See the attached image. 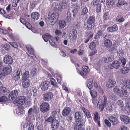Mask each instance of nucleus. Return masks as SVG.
I'll return each mask as SVG.
<instances>
[{"mask_svg": "<svg viewBox=\"0 0 130 130\" xmlns=\"http://www.w3.org/2000/svg\"><path fill=\"white\" fill-rule=\"evenodd\" d=\"M12 71L11 66L8 65L4 67L2 65V63L0 61V75L5 76L10 73Z\"/></svg>", "mask_w": 130, "mask_h": 130, "instance_id": "1", "label": "nucleus"}, {"mask_svg": "<svg viewBox=\"0 0 130 130\" xmlns=\"http://www.w3.org/2000/svg\"><path fill=\"white\" fill-rule=\"evenodd\" d=\"M95 17L94 16L90 17L88 19L87 23L85 24L84 26L87 29L90 30L94 26Z\"/></svg>", "mask_w": 130, "mask_h": 130, "instance_id": "2", "label": "nucleus"}, {"mask_svg": "<svg viewBox=\"0 0 130 130\" xmlns=\"http://www.w3.org/2000/svg\"><path fill=\"white\" fill-rule=\"evenodd\" d=\"M39 109L36 106H34L33 107L30 108L28 110V115L30 118L34 116L35 114L38 112Z\"/></svg>", "mask_w": 130, "mask_h": 130, "instance_id": "3", "label": "nucleus"}, {"mask_svg": "<svg viewBox=\"0 0 130 130\" xmlns=\"http://www.w3.org/2000/svg\"><path fill=\"white\" fill-rule=\"evenodd\" d=\"M40 111L43 113L46 112L50 109V105L47 103L44 102L40 105Z\"/></svg>", "mask_w": 130, "mask_h": 130, "instance_id": "4", "label": "nucleus"}, {"mask_svg": "<svg viewBox=\"0 0 130 130\" xmlns=\"http://www.w3.org/2000/svg\"><path fill=\"white\" fill-rule=\"evenodd\" d=\"M59 17L58 13L56 12H54L50 16L48 19L51 23H55L57 21Z\"/></svg>", "mask_w": 130, "mask_h": 130, "instance_id": "5", "label": "nucleus"}, {"mask_svg": "<svg viewBox=\"0 0 130 130\" xmlns=\"http://www.w3.org/2000/svg\"><path fill=\"white\" fill-rule=\"evenodd\" d=\"M103 98L104 103L102 102V100H100L97 105V107L102 111L103 110L104 107H105L106 103L107 102L106 96L104 95L103 96Z\"/></svg>", "mask_w": 130, "mask_h": 130, "instance_id": "6", "label": "nucleus"}, {"mask_svg": "<svg viewBox=\"0 0 130 130\" xmlns=\"http://www.w3.org/2000/svg\"><path fill=\"white\" fill-rule=\"evenodd\" d=\"M53 95L52 93L48 92L42 95L43 99L44 101L48 102L52 99Z\"/></svg>", "mask_w": 130, "mask_h": 130, "instance_id": "7", "label": "nucleus"}, {"mask_svg": "<svg viewBox=\"0 0 130 130\" xmlns=\"http://www.w3.org/2000/svg\"><path fill=\"white\" fill-rule=\"evenodd\" d=\"M68 5V3L67 1L66 0H63L61 2L58 6V11H61L62 9L66 7H67Z\"/></svg>", "mask_w": 130, "mask_h": 130, "instance_id": "8", "label": "nucleus"}, {"mask_svg": "<svg viewBox=\"0 0 130 130\" xmlns=\"http://www.w3.org/2000/svg\"><path fill=\"white\" fill-rule=\"evenodd\" d=\"M19 91L17 90H15L12 91L10 93L9 95V98L10 100H13L14 99L18 96Z\"/></svg>", "mask_w": 130, "mask_h": 130, "instance_id": "9", "label": "nucleus"}, {"mask_svg": "<svg viewBox=\"0 0 130 130\" xmlns=\"http://www.w3.org/2000/svg\"><path fill=\"white\" fill-rule=\"evenodd\" d=\"M3 61L5 63L8 64H11L13 62L11 57L8 55H6L4 57Z\"/></svg>", "mask_w": 130, "mask_h": 130, "instance_id": "10", "label": "nucleus"}, {"mask_svg": "<svg viewBox=\"0 0 130 130\" xmlns=\"http://www.w3.org/2000/svg\"><path fill=\"white\" fill-rule=\"evenodd\" d=\"M113 91L119 96H122L124 95L123 90H120L118 87L115 86L113 88Z\"/></svg>", "mask_w": 130, "mask_h": 130, "instance_id": "11", "label": "nucleus"}, {"mask_svg": "<svg viewBox=\"0 0 130 130\" xmlns=\"http://www.w3.org/2000/svg\"><path fill=\"white\" fill-rule=\"evenodd\" d=\"M78 6L77 4H74L72 6V7L70 9L73 13V16H75L77 13L78 12Z\"/></svg>", "mask_w": 130, "mask_h": 130, "instance_id": "12", "label": "nucleus"}, {"mask_svg": "<svg viewBox=\"0 0 130 130\" xmlns=\"http://www.w3.org/2000/svg\"><path fill=\"white\" fill-rule=\"evenodd\" d=\"M21 72V70L19 69L17 70L13 75V78L14 80L18 81L20 79V73Z\"/></svg>", "mask_w": 130, "mask_h": 130, "instance_id": "13", "label": "nucleus"}, {"mask_svg": "<svg viewBox=\"0 0 130 130\" xmlns=\"http://www.w3.org/2000/svg\"><path fill=\"white\" fill-rule=\"evenodd\" d=\"M70 34V40L74 41L75 40L77 35V32L76 30L74 29L72 30V32L70 34Z\"/></svg>", "mask_w": 130, "mask_h": 130, "instance_id": "14", "label": "nucleus"}, {"mask_svg": "<svg viewBox=\"0 0 130 130\" xmlns=\"http://www.w3.org/2000/svg\"><path fill=\"white\" fill-rule=\"evenodd\" d=\"M121 121L126 124H128L130 123V118L127 116H121L120 117Z\"/></svg>", "mask_w": 130, "mask_h": 130, "instance_id": "15", "label": "nucleus"}, {"mask_svg": "<svg viewBox=\"0 0 130 130\" xmlns=\"http://www.w3.org/2000/svg\"><path fill=\"white\" fill-rule=\"evenodd\" d=\"M116 84V82L115 79L111 78L107 82L106 86L107 87L110 88L115 86Z\"/></svg>", "mask_w": 130, "mask_h": 130, "instance_id": "16", "label": "nucleus"}, {"mask_svg": "<svg viewBox=\"0 0 130 130\" xmlns=\"http://www.w3.org/2000/svg\"><path fill=\"white\" fill-rule=\"evenodd\" d=\"M59 122L55 119L52 122L51 124V127L50 128V130H55V129L57 128L59 126Z\"/></svg>", "mask_w": 130, "mask_h": 130, "instance_id": "17", "label": "nucleus"}, {"mask_svg": "<svg viewBox=\"0 0 130 130\" xmlns=\"http://www.w3.org/2000/svg\"><path fill=\"white\" fill-rule=\"evenodd\" d=\"M26 98L24 96H20L19 97L18 99L17 100L16 103L17 104L21 105L23 104L25 101Z\"/></svg>", "mask_w": 130, "mask_h": 130, "instance_id": "18", "label": "nucleus"}, {"mask_svg": "<svg viewBox=\"0 0 130 130\" xmlns=\"http://www.w3.org/2000/svg\"><path fill=\"white\" fill-rule=\"evenodd\" d=\"M76 123L74 128V130H83L82 122L80 121H77Z\"/></svg>", "mask_w": 130, "mask_h": 130, "instance_id": "19", "label": "nucleus"}, {"mask_svg": "<svg viewBox=\"0 0 130 130\" xmlns=\"http://www.w3.org/2000/svg\"><path fill=\"white\" fill-rule=\"evenodd\" d=\"M71 111L70 108L68 107L65 108L62 112V115L63 116H68Z\"/></svg>", "mask_w": 130, "mask_h": 130, "instance_id": "20", "label": "nucleus"}, {"mask_svg": "<svg viewBox=\"0 0 130 130\" xmlns=\"http://www.w3.org/2000/svg\"><path fill=\"white\" fill-rule=\"evenodd\" d=\"M31 16L32 19L34 21L38 20L39 18L40 14L38 12H35L32 13Z\"/></svg>", "mask_w": 130, "mask_h": 130, "instance_id": "21", "label": "nucleus"}, {"mask_svg": "<svg viewBox=\"0 0 130 130\" xmlns=\"http://www.w3.org/2000/svg\"><path fill=\"white\" fill-rule=\"evenodd\" d=\"M48 85L47 82L45 81L42 83L41 85V88L43 91L46 90L47 89Z\"/></svg>", "mask_w": 130, "mask_h": 130, "instance_id": "22", "label": "nucleus"}, {"mask_svg": "<svg viewBox=\"0 0 130 130\" xmlns=\"http://www.w3.org/2000/svg\"><path fill=\"white\" fill-rule=\"evenodd\" d=\"M30 84V82L29 80H25L23 82L22 85L24 88H26L29 86Z\"/></svg>", "mask_w": 130, "mask_h": 130, "instance_id": "23", "label": "nucleus"}, {"mask_svg": "<svg viewBox=\"0 0 130 130\" xmlns=\"http://www.w3.org/2000/svg\"><path fill=\"white\" fill-rule=\"evenodd\" d=\"M116 104L118 105L119 107L120 108L121 110L123 111H125V108L124 106V104L122 101L118 100L116 103Z\"/></svg>", "mask_w": 130, "mask_h": 130, "instance_id": "24", "label": "nucleus"}, {"mask_svg": "<svg viewBox=\"0 0 130 130\" xmlns=\"http://www.w3.org/2000/svg\"><path fill=\"white\" fill-rule=\"evenodd\" d=\"M108 119L110 121L113 123L114 125L117 124L118 123V121L116 118L111 116L109 117Z\"/></svg>", "mask_w": 130, "mask_h": 130, "instance_id": "25", "label": "nucleus"}, {"mask_svg": "<svg viewBox=\"0 0 130 130\" xmlns=\"http://www.w3.org/2000/svg\"><path fill=\"white\" fill-rule=\"evenodd\" d=\"M122 83L124 86L130 89V80L126 79L122 81Z\"/></svg>", "mask_w": 130, "mask_h": 130, "instance_id": "26", "label": "nucleus"}, {"mask_svg": "<svg viewBox=\"0 0 130 130\" xmlns=\"http://www.w3.org/2000/svg\"><path fill=\"white\" fill-rule=\"evenodd\" d=\"M93 81V79H90L87 82V85L88 88L90 89H91L93 87V84H92Z\"/></svg>", "mask_w": 130, "mask_h": 130, "instance_id": "27", "label": "nucleus"}, {"mask_svg": "<svg viewBox=\"0 0 130 130\" xmlns=\"http://www.w3.org/2000/svg\"><path fill=\"white\" fill-rule=\"evenodd\" d=\"M20 22L21 23H22L23 24L25 25L26 27L30 29L31 25L28 22H26L24 19L23 18H20Z\"/></svg>", "mask_w": 130, "mask_h": 130, "instance_id": "28", "label": "nucleus"}, {"mask_svg": "<svg viewBox=\"0 0 130 130\" xmlns=\"http://www.w3.org/2000/svg\"><path fill=\"white\" fill-rule=\"evenodd\" d=\"M82 110L88 118H89L91 117V115L90 113L88 110L84 107L82 108Z\"/></svg>", "mask_w": 130, "mask_h": 130, "instance_id": "29", "label": "nucleus"}, {"mask_svg": "<svg viewBox=\"0 0 130 130\" xmlns=\"http://www.w3.org/2000/svg\"><path fill=\"white\" fill-rule=\"evenodd\" d=\"M113 59V57L112 56H110L109 57L106 56L103 57L102 60L105 63H108L110 61H111Z\"/></svg>", "mask_w": 130, "mask_h": 130, "instance_id": "30", "label": "nucleus"}, {"mask_svg": "<svg viewBox=\"0 0 130 130\" xmlns=\"http://www.w3.org/2000/svg\"><path fill=\"white\" fill-rule=\"evenodd\" d=\"M75 118L77 121H80L81 118V113L79 112H76L75 114Z\"/></svg>", "mask_w": 130, "mask_h": 130, "instance_id": "31", "label": "nucleus"}, {"mask_svg": "<svg viewBox=\"0 0 130 130\" xmlns=\"http://www.w3.org/2000/svg\"><path fill=\"white\" fill-rule=\"evenodd\" d=\"M94 87L97 88L100 93H103V91L101 87L98 85L97 83L95 82L94 83Z\"/></svg>", "mask_w": 130, "mask_h": 130, "instance_id": "32", "label": "nucleus"}, {"mask_svg": "<svg viewBox=\"0 0 130 130\" xmlns=\"http://www.w3.org/2000/svg\"><path fill=\"white\" fill-rule=\"evenodd\" d=\"M115 3L114 0H108L106 1V5L107 6L110 7L112 6Z\"/></svg>", "mask_w": 130, "mask_h": 130, "instance_id": "33", "label": "nucleus"}, {"mask_svg": "<svg viewBox=\"0 0 130 130\" xmlns=\"http://www.w3.org/2000/svg\"><path fill=\"white\" fill-rule=\"evenodd\" d=\"M42 37L44 41L46 42L50 39L51 36L48 34L46 33L45 35H43Z\"/></svg>", "mask_w": 130, "mask_h": 130, "instance_id": "34", "label": "nucleus"}, {"mask_svg": "<svg viewBox=\"0 0 130 130\" xmlns=\"http://www.w3.org/2000/svg\"><path fill=\"white\" fill-rule=\"evenodd\" d=\"M104 45L107 47H110L111 46L112 43L111 41L109 40H106L104 41Z\"/></svg>", "mask_w": 130, "mask_h": 130, "instance_id": "35", "label": "nucleus"}, {"mask_svg": "<svg viewBox=\"0 0 130 130\" xmlns=\"http://www.w3.org/2000/svg\"><path fill=\"white\" fill-rule=\"evenodd\" d=\"M112 64L114 68L116 69H118L120 67V63L117 61L116 60L113 61L112 62Z\"/></svg>", "mask_w": 130, "mask_h": 130, "instance_id": "36", "label": "nucleus"}, {"mask_svg": "<svg viewBox=\"0 0 130 130\" xmlns=\"http://www.w3.org/2000/svg\"><path fill=\"white\" fill-rule=\"evenodd\" d=\"M66 25V23L65 21L61 20L60 21L59 23V28H63Z\"/></svg>", "mask_w": 130, "mask_h": 130, "instance_id": "37", "label": "nucleus"}, {"mask_svg": "<svg viewBox=\"0 0 130 130\" xmlns=\"http://www.w3.org/2000/svg\"><path fill=\"white\" fill-rule=\"evenodd\" d=\"M90 93L92 98L97 97L98 93L96 91L94 90H91L90 91Z\"/></svg>", "mask_w": 130, "mask_h": 130, "instance_id": "38", "label": "nucleus"}, {"mask_svg": "<svg viewBox=\"0 0 130 130\" xmlns=\"http://www.w3.org/2000/svg\"><path fill=\"white\" fill-rule=\"evenodd\" d=\"M126 110L128 115H130V102H128L126 105V108H125Z\"/></svg>", "mask_w": 130, "mask_h": 130, "instance_id": "39", "label": "nucleus"}, {"mask_svg": "<svg viewBox=\"0 0 130 130\" xmlns=\"http://www.w3.org/2000/svg\"><path fill=\"white\" fill-rule=\"evenodd\" d=\"M29 76V73L28 71H26L22 75V79L23 80H26Z\"/></svg>", "mask_w": 130, "mask_h": 130, "instance_id": "40", "label": "nucleus"}, {"mask_svg": "<svg viewBox=\"0 0 130 130\" xmlns=\"http://www.w3.org/2000/svg\"><path fill=\"white\" fill-rule=\"evenodd\" d=\"M82 70L86 74H87L90 71V69L87 66H84L82 67Z\"/></svg>", "mask_w": 130, "mask_h": 130, "instance_id": "41", "label": "nucleus"}, {"mask_svg": "<svg viewBox=\"0 0 130 130\" xmlns=\"http://www.w3.org/2000/svg\"><path fill=\"white\" fill-rule=\"evenodd\" d=\"M0 93L4 95H6L7 94V90L4 87H2L0 88Z\"/></svg>", "mask_w": 130, "mask_h": 130, "instance_id": "42", "label": "nucleus"}, {"mask_svg": "<svg viewBox=\"0 0 130 130\" xmlns=\"http://www.w3.org/2000/svg\"><path fill=\"white\" fill-rule=\"evenodd\" d=\"M129 70V68L124 67L121 69V72L122 73H127Z\"/></svg>", "mask_w": 130, "mask_h": 130, "instance_id": "43", "label": "nucleus"}, {"mask_svg": "<svg viewBox=\"0 0 130 130\" xmlns=\"http://www.w3.org/2000/svg\"><path fill=\"white\" fill-rule=\"evenodd\" d=\"M16 113L17 116L21 117L22 116L23 114H25V111L22 110H20L19 109L17 111Z\"/></svg>", "mask_w": 130, "mask_h": 130, "instance_id": "44", "label": "nucleus"}, {"mask_svg": "<svg viewBox=\"0 0 130 130\" xmlns=\"http://www.w3.org/2000/svg\"><path fill=\"white\" fill-rule=\"evenodd\" d=\"M103 33L102 30H99L97 32L96 34L95 35L94 38L95 39L98 38L100 36L102 35Z\"/></svg>", "mask_w": 130, "mask_h": 130, "instance_id": "45", "label": "nucleus"}, {"mask_svg": "<svg viewBox=\"0 0 130 130\" xmlns=\"http://www.w3.org/2000/svg\"><path fill=\"white\" fill-rule=\"evenodd\" d=\"M71 13L70 11H69L67 13V16L66 18V20L68 22H69L70 21L71 19Z\"/></svg>", "mask_w": 130, "mask_h": 130, "instance_id": "46", "label": "nucleus"}, {"mask_svg": "<svg viewBox=\"0 0 130 130\" xmlns=\"http://www.w3.org/2000/svg\"><path fill=\"white\" fill-rule=\"evenodd\" d=\"M31 71V74L32 76H34L36 75L37 73V71L36 68H34Z\"/></svg>", "mask_w": 130, "mask_h": 130, "instance_id": "47", "label": "nucleus"}, {"mask_svg": "<svg viewBox=\"0 0 130 130\" xmlns=\"http://www.w3.org/2000/svg\"><path fill=\"white\" fill-rule=\"evenodd\" d=\"M92 5L94 7L98 6L99 5H100L99 4L98 0H93L92 1Z\"/></svg>", "mask_w": 130, "mask_h": 130, "instance_id": "48", "label": "nucleus"}, {"mask_svg": "<svg viewBox=\"0 0 130 130\" xmlns=\"http://www.w3.org/2000/svg\"><path fill=\"white\" fill-rule=\"evenodd\" d=\"M109 13L108 12H106L103 15V19L104 20H107L109 19Z\"/></svg>", "mask_w": 130, "mask_h": 130, "instance_id": "49", "label": "nucleus"}, {"mask_svg": "<svg viewBox=\"0 0 130 130\" xmlns=\"http://www.w3.org/2000/svg\"><path fill=\"white\" fill-rule=\"evenodd\" d=\"M27 54L29 58H32V59H34V58L36 57V56L34 54V52L33 53L31 52H28L27 53Z\"/></svg>", "mask_w": 130, "mask_h": 130, "instance_id": "50", "label": "nucleus"}, {"mask_svg": "<svg viewBox=\"0 0 130 130\" xmlns=\"http://www.w3.org/2000/svg\"><path fill=\"white\" fill-rule=\"evenodd\" d=\"M20 0H12V5L14 7H16L17 6V4Z\"/></svg>", "mask_w": 130, "mask_h": 130, "instance_id": "51", "label": "nucleus"}, {"mask_svg": "<svg viewBox=\"0 0 130 130\" xmlns=\"http://www.w3.org/2000/svg\"><path fill=\"white\" fill-rule=\"evenodd\" d=\"M8 99L5 96L0 97V102L4 103L7 101Z\"/></svg>", "mask_w": 130, "mask_h": 130, "instance_id": "52", "label": "nucleus"}, {"mask_svg": "<svg viewBox=\"0 0 130 130\" xmlns=\"http://www.w3.org/2000/svg\"><path fill=\"white\" fill-rule=\"evenodd\" d=\"M26 48L28 51V52L33 53L34 52V50L31 47L30 45H28L26 46Z\"/></svg>", "mask_w": 130, "mask_h": 130, "instance_id": "53", "label": "nucleus"}, {"mask_svg": "<svg viewBox=\"0 0 130 130\" xmlns=\"http://www.w3.org/2000/svg\"><path fill=\"white\" fill-rule=\"evenodd\" d=\"M116 21L119 23H121L123 22L124 20V19L123 17H121L119 18V17H117L116 19Z\"/></svg>", "mask_w": 130, "mask_h": 130, "instance_id": "54", "label": "nucleus"}, {"mask_svg": "<svg viewBox=\"0 0 130 130\" xmlns=\"http://www.w3.org/2000/svg\"><path fill=\"white\" fill-rule=\"evenodd\" d=\"M88 10L87 8L86 7L84 8L82 11L81 14L82 15H85L88 12Z\"/></svg>", "mask_w": 130, "mask_h": 130, "instance_id": "55", "label": "nucleus"}, {"mask_svg": "<svg viewBox=\"0 0 130 130\" xmlns=\"http://www.w3.org/2000/svg\"><path fill=\"white\" fill-rule=\"evenodd\" d=\"M86 36L88 38H89L90 39L93 36V33L90 31H87L86 33Z\"/></svg>", "mask_w": 130, "mask_h": 130, "instance_id": "56", "label": "nucleus"}, {"mask_svg": "<svg viewBox=\"0 0 130 130\" xmlns=\"http://www.w3.org/2000/svg\"><path fill=\"white\" fill-rule=\"evenodd\" d=\"M95 43L94 42H93L90 43L89 45V48L91 50H92L95 48Z\"/></svg>", "mask_w": 130, "mask_h": 130, "instance_id": "57", "label": "nucleus"}, {"mask_svg": "<svg viewBox=\"0 0 130 130\" xmlns=\"http://www.w3.org/2000/svg\"><path fill=\"white\" fill-rule=\"evenodd\" d=\"M120 60L121 61V63L122 64V66H124L126 63V59L123 58H121L120 59Z\"/></svg>", "mask_w": 130, "mask_h": 130, "instance_id": "58", "label": "nucleus"}, {"mask_svg": "<svg viewBox=\"0 0 130 130\" xmlns=\"http://www.w3.org/2000/svg\"><path fill=\"white\" fill-rule=\"evenodd\" d=\"M106 107V109L108 110H110L112 109V105L110 103H108L106 104L105 107Z\"/></svg>", "mask_w": 130, "mask_h": 130, "instance_id": "59", "label": "nucleus"}, {"mask_svg": "<svg viewBox=\"0 0 130 130\" xmlns=\"http://www.w3.org/2000/svg\"><path fill=\"white\" fill-rule=\"evenodd\" d=\"M94 120L95 122H96L98 120V115L97 112H95L94 113Z\"/></svg>", "mask_w": 130, "mask_h": 130, "instance_id": "60", "label": "nucleus"}, {"mask_svg": "<svg viewBox=\"0 0 130 130\" xmlns=\"http://www.w3.org/2000/svg\"><path fill=\"white\" fill-rule=\"evenodd\" d=\"M105 124L109 127H110L111 126V124L110 122L107 120L105 119L104 120Z\"/></svg>", "mask_w": 130, "mask_h": 130, "instance_id": "61", "label": "nucleus"}, {"mask_svg": "<svg viewBox=\"0 0 130 130\" xmlns=\"http://www.w3.org/2000/svg\"><path fill=\"white\" fill-rule=\"evenodd\" d=\"M53 80H51V84L53 85L54 87H57V83L55 82V80L53 78L52 79Z\"/></svg>", "mask_w": 130, "mask_h": 130, "instance_id": "62", "label": "nucleus"}, {"mask_svg": "<svg viewBox=\"0 0 130 130\" xmlns=\"http://www.w3.org/2000/svg\"><path fill=\"white\" fill-rule=\"evenodd\" d=\"M55 118L53 117H49L48 119H46L45 120L46 121L50 122H52H52L55 119Z\"/></svg>", "mask_w": 130, "mask_h": 130, "instance_id": "63", "label": "nucleus"}, {"mask_svg": "<svg viewBox=\"0 0 130 130\" xmlns=\"http://www.w3.org/2000/svg\"><path fill=\"white\" fill-rule=\"evenodd\" d=\"M55 33L56 35L59 36L62 34V32L60 30L57 29L55 31Z\"/></svg>", "mask_w": 130, "mask_h": 130, "instance_id": "64", "label": "nucleus"}]
</instances>
